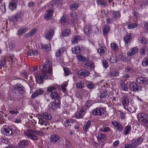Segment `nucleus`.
<instances>
[{
  "mask_svg": "<svg viewBox=\"0 0 148 148\" xmlns=\"http://www.w3.org/2000/svg\"><path fill=\"white\" fill-rule=\"evenodd\" d=\"M50 61L47 60L43 64V66H39V69L40 70L42 76L40 75L36 76V80L37 83L39 84L43 83V79H48L47 73L51 75L52 73V65L50 63Z\"/></svg>",
  "mask_w": 148,
  "mask_h": 148,
  "instance_id": "1",
  "label": "nucleus"
},
{
  "mask_svg": "<svg viewBox=\"0 0 148 148\" xmlns=\"http://www.w3.org/2000/svg\"><path fill=\"white\" fill-rule=\"evenodd\" d=\"M60 105V100L56 99L53 101V102L50 103L48 105V109L50 110H54L56 108H59Z\"/></svg>",
  "mask_w": 148,
  "mask_h": 148,
  "instance_id": "2",
  "label": "nucleus"
},
{
  "mask_svg": "<svg viewBox=\"0 0 148 148\" xmlns=\"http://www.w3.org/2000/svg\"><path fill=\"white\" fill-rule=\"evenodd\" d=\"M148 116L143 113H140L138 115V120L142 123H146L147 121Z\"/></svg>",
  "mask_w": 148,
  "mask_h": 148,
  "instance_id": "3",
  "label": "nucleus"
},
{
  "mask_svg": "<svg viewBox=\"0 0 148 148\" xmlns=\"http://www.w3.org/2000/svg\"><path fill=\"white\" fill-rule=\"evenodd\" d=\"M90 74L89 71L85 69H82L79 71L78 76L80 78L82 79L88 76Z\"/></svg>",
  "mask_w": 148,
  "mask_h": 148,
  "instance_id": "4",
  "label": "nucleus"
},
{
  "mask_svg": "<svg viewBox=\"0 0 148 148\" xmlns=\"http://www.w3.org/2000/svg\"><path fill=\"white\" fill-rule=\"evenodd\" d=\"M3 132L5 135L8 136L12 135L14 133V131L13 129L6 126H3Z\"/></svg>",
  "mask_w": 148,
  "mask_h": 148,
  "instance_id": "5",
  "label": "nucleus"
},
{
  "mask_svg": "<svg viewBox=\"0 0 148 148\" xmlns=\"http://www.w3.org/2000/svg\"><path fill=\"white\" fill-rule=\"evenodd\" d=\"M23 13L21 11L18 12L17 14L12 17L10 19V21L15 22L21 19L23 16Z\"/></svg>",
  "mask_w": 148,
  "mask_h": 148,
  "instance_id": "6",
  "label": "nucleus"
},
{
  "mask_svg": "<svg viewBox=\"0 0 148 148\" xmlns=\"http://www.w3.org/2000/svg\"><path fill=\"white\" fill-rule=\"evenodd\" d=\"M105 112V110L101 108H98L95 109L92 112V114L94 115L101 116Z\"/></svg>",
  "mask_w": 148,
  "mask_h": 148,
  "instance_id": "7",
  "label": "nucleus"
},
{
  "mask_svg": "<svg viewBox=\"0 0 148 148\" xmlns=\"http://www.w3.org/2000/svg\"><path fill=\"white\" fill-rule=\"evenodd\" d=\"M14 89L19 92L21 94H23L24 93V87L21 84L19 83L17 84L14 85Z\"/></svg>",
  "mask_w": 148,
  "mask_h": 148,
  "instance_id": "8",
  "label": "nucleus"
},
{
  "mask_svg": "<svg viewBox=\"0 0 148 148\" xmlns=\"http://www.w3.org/2000/svg\"><path fill=\"white\" fill-rule=\"evenodd\" d=\"M136 81L138 84L144 85L147 84L148 82L147 78L143 77H139L136 78Z\"/></svg>",
  "mask_w": 148,
  "mask_h": 148,
  "instance_id": "9",
  "label": "nucleus"
},
{
  "mask_svg": "<svg viewBox=\"0 0 148 148\" xmlns=\"http://www.w3.org/2000/svg\"><path fill=\"white\" fill-rule=\"evenodd\" d=\"M60 138L57 135L53 134L50 136V141L53 144L58 143L60 142Z\"/></svg>",
  "mask_w": 148,
  "mask_h": 148,
  "instance_id": "10",
  "label": "nucleus"
},
{
  "mask_svg": "<svg viewBox=\"0 0 148 148\" xmlns=\"http://www.w3.org/2000/svg\"><path fill=\"white\" fill-rule=\"evenodd\" d=\"M91 27L92 26L90 25H87L85 26L83 28L84 34L86 35L90 34L91 33Z\"/></svg>",
  "mask_w": 148,
  "mask_h": 148,
  "instance_id": "11",
  "label": "nucleus"
},
{
  "mask_svg": "<svg viewBox=\"0 0 148 148\" xmlns=\"http://www.w3.org/2000/svg\"><path fill=\"white\" fill-rule=\"evenodd\" d=\"M140 88V86L135 82L131 83L130 85V88L133 91L137 92Z\"/></svg>",
  "mask_w": 148,
  "mask_h": 148,
  "instance_id": "12",
  "label": "nucleus"
},
{
  "mask_svg": "<svg viewBox=\"0 0 148 148\" xmlns=\"http://www.w3.org/2000/svg\"><path fill=\"white\" fill-rule=\"evenodd\" d=\"M54 34V30L53 29H51L48 31V32L46 33L45 36V38L48 40L52 39Z\"/></svg>",
  "mask_w": 148,
  "mask_h": 148,
  "instance_id": "13",
  "label": "nucleus"
},
{
  "mask_svg": "<svg viewBox=\"0 0 148 148\" xmlns=\"http://www.w3.org/2000/svg\"><path fill=\"white\" fill-rule=\"evenodd\" d=\"M17 3V1L16 0H12V2L9 3L8 8L12 11L16 8V6H17L16 4Z\"/></svg>",
  "mask_w": 148,
  "mask_h": 148,
  "instance_id": "14",
  "label": "nucleus"
},
{
  "mask_svg": "<svg viewBox=\"0 0 148 148\" xmlns=\"http://www.w3.org/2000/svg\"><path fill=\"white\" fill-rule=\"evenodd\" d=\"M121 104L123 106H127L129 103V100L127 96L125 95L122 97L121 99Z\"/></svg>",
  "mask_w": 148,
  "mask_h": 148,
  "instance_id": "15",
  "label": "nucleus"
},
{
  "mask_svg": "<svg viewBox=\"0 0 148 148\" xmlns=\"http://www.w3.org/2000/svg\"><path fill=\"white\" fill-rule=\"evenodd\" d=\"M119 75V72L116 69L112 71H110L108 73V76L110 78H113L114 77H116Z\"/></svg>",
  "mask_w": 148,
  "mask_h": 148,
  "instance_id": "16",
  "label": "nucleus"
},
{
  "mask_svg": "<svg viewBox=\"0 0 148 148\" xmlns=\"http://www.w3.org/2000/svg\"><path fill=\"white\" fill-rule=\"evenodd\" d=\"M138 52V48L137 47H134L131 48V49L127 52V55L129 56H131L134 55Z\"/></svg>",
  "mask_w": 148,
  "mask_h": 148,
  "instance_id": "17",
  "label": "nucleus"
},
{
  "mask_svg": "<svg viewBox=\"0 0 148 148\" xmlns=\"http://www.w3.org/2000/svg\"><path fill=\"white\" fill-rule=\"evenodd\" d=\"M44 92L43 90L41 89H39L36 90L34 92L33 94H32V98L34 99L38 96L41 95Z\"/></svg>",
  "mask_w": 148,
  "mask_h": 148,
  "instance_id": "18",
  "label": "nucleus"
},
{
  "mask_svg": "<svg viewBox=\"0 0 148 148\" xmlns=\"http://www.w3.org/2000/svg\"><path fill=\"white\" fill-rule=\"evenodd\" d=\"M96 135L97 139L99 141L106 140V135L104 134H103L101 132H98L96 134Z\"/></svg>",
  "mask_w": 148,
  "mask_h": 148,
  "instance_id": "19",
  "label": "nucleus"
},
{
  "mask_svg": "<svg viewBox=\"0 0 148 148\" xmlns=\"http://www.w3.org/2000/svg\"><path fill=\"white\" fill-rule=\"evenodd\" d=\"M131 40H132V38L130 35H127L124 37L123 41L125 42V46H128V45L130 43Z\"/></svg>",
  "mask_w": 148,
  "mask_h": 148,
  "instance_id": "20",
  "label": "nucleus"
},
{
  "mask_svg": "<svg viewBox=\"0 0 148 148\" xmlns=\"http://www.w3.org/2000/svg\"><path fill=\"white\" fill-rule=\"evenodd\" d=\"M53 13V11L51 9L47 10V13L45 14L44 15V18L46 20H48L52 17Z\"/></svg>",
  "mask_w": 148,
  "mask_h": 148,
  "instance_id": "21",
  "label": "nucleus"
},
{
  "mask_svg": "<svg viewBox=\"0 0 148 148\" xmlns=\"http://www.w3.org/2000/svg\"><path fill=\"white\" fill-rule=\"evenodd\" d=\"M60 95L56 91H54L50 93V97L52 99H54V100L59 99Z\"/></svg>",
  "mask_w": 148,
  "mask_h": 148,
  "instance_id": "22",
  "label": "nucleus"
},
{
  "mask_svg": "<svg viewBox=\"0 0 148 148\" xmlns=\"http://www.w3.org/2000/svg\"><path fill=\"white\" fill-rule=\"evenodd\" d=\"M28 141L27 140H22L18 143V147L19 148H24L28 145Z\"/></svg>",
  "mask_w": 148,
  "mask_h": 148,
  "instance_id": "23",
  "label": "nucleus"
},
{
  "mask_svg": "<svg viewBox=\"0 0 148 148\" xmlns=\"http://www.w3.org/2000/svg\"><path fill=\"white\" fill-rule=\"evenodd\" d=\"M97 4L103 7H105L108 5V2L105 0H96Z\"/></svg>",
  "mask_w": 148,
  "mask_h": 148,
  "instance_id": "24",
  "label": "nucleus"
},
{
  "mask_svg": "<svg viewBox=\"0 0 148 148\" xmlns=\"http://www.w3.org/2000/svg\"><path fill=\"white\" fill-rule=\"evenodd\" d=\"M77 58L79 61L82 62H88L89 59L88 58H86L85 57L82 56L80 54L77 56Z\"/></svg>",
  "mask_w": 148,
  "mask_h": 148,
  "instance_id": "25",
  "label": "nucleus"
},
{
  "mask_svg": "<svg viewBox=\"0 0 148 148\" xmlns=\"http://www.w3.org/2000/svg\"><path fill=\"white\" fill-rule=\"evenodd\" d=\"M79 6V3L74 2L70 5L69 8L72 11H75L77 9Z\"/></svg>",
  "mask_w": 148,
  "mask_h": 148,
  "instance_id": "26",
  "label": "nucleus"
},
{
  "mask_svg": "<svg viewBox=\"0 0 148 148\" xmlns=\"http://www.w3.org/2000/svg\"><path fill=\"white\" fill-rule=\"evenodd\" d=\"M39 118H42L43 119L47 120H50L51 119L52 117L50 114L47 112H44L42 114L41 117Z\"/></svg>",
  "mask_w": 148,
  "mask_h": 148,
  "instance_id": "27",
  "label": "nucleus"
},
{
  "mask_svg": "<svg viewBox=\"0 0 148 148\" xmlns=\"http://www.w3.org/2000/svg\"><path fill=\"white\" fill-rule=\"evenodd\" d=\"M110 27L107 25H106L103 27V35L105 36H106L108 34V33L110 31Z\"/></svg>",
  "mask_w": 148,
  "mask_h": 148,
  "instance_id": "28",
  "label": "nucleus"
},
{
  "mask_svg": "<svg viewBox=\"0 0 148 148\" xmlns=\"http://www.w3.org/2000/svg\"><path fill=\"white\" fill-rule=\"evenodd\" d=\"M84 114V110H80L77 112L76 114H75V116L77 118H82Z\"/></svg>",
  "mask_w": 148,
  "mask_h": 148,
  "instance_id": "29",
  "label": "nucleus"
},
{
  "mask_svg": "<svg viewBox=\"0 0 148 148\" xmlns=\"http://www.w3.org/2000/svg\"><path fill=\"white\" fill-rule=\"evenodd\" d=\"M24 134L26 135L28 138H29L30 139L33 140H37V137L34 134H30L29 133H25Z\"/></svg>",
  "mask_w": 148,
  "mask_h": 148,
  "instance_id": "30",
  "label": "nucleus"
},
{
  "mask_svg": "<svg viewBox=\"0 0 148 148\" xmlns=\"http://www.w3.org/2000/svg\"><path fill=\"white\" fill-rule=\"evenodd\" d=\"M50 46L49 44H48L47 45H44L42 43H41L40 45V48L45 50L47 51H48L50 50V48L49 47Z\"/></svg>",
  "mask_w": 148,
  "mask_h": 148,
  "instance_id": "31",
  "label": "nucleus"
},
{
  "mask_svg": "<svg viewBox=\"0 0 148 148\" xmlns=\"http://www.w3.org/2000/svg\"><path fill=\"white\" fill-rule=\"evenodd\" d=\"M84 66H88L91 69H93L95 67L94 63L93 62L90 61L86 62L85 64H84Z\"/></svg>",
  "mask_w": 148,
  "mask_h": 148,
  "instance_id": "32",
  "label": "nucleus"
},
{
  "mask_svg": "<svg viewBox=\"0 0 148 148\" xmlns=\"http://www.w3.org/2000/svg\"><path fill=\"white\" fill-rule=\"evenodd\" d=\"M80 51L81 48L79 46H77L72 48V52L74 54H77L79 53Z\"/></svg>",
  "mask_w": 148,
  "mask_h": 148,
  "instance_id": "33",
  "label": "nucleus"
},
{
  "mask_svg": "<svg viewBox=\"0 0 148 148\" xmlns=\"http://www.w3.org/2000/svg\"><path fill=\"white\" fill-rule=\"evenodd\" d=\"M38 54V51L36 50L34 51L33 50H29L27 51V55L28 56H36Z\"/></svg>",
  "mask_w": 148,
  "mask_h": 148,
  "instance_id": "34",
  "label": "nucleus"
},
{
  "mask_svg": "<svg viewBox=\"0 0 148 148\" xmlns=\"http://www.w3.org/2000/svg\"><path fill=\"white\" fill-rule=\"evenodd\" d=\"M68 19V18L66 15H64L61 18L60 20L59 21V22L62 25H64L66 22V21Z\"/></svg>",
  "mask_w": 148,
  "mask_h": 148,
  "instance_id": "35",
  "label": "nucleus"
},
{
  "mask_svg": "<svg viewBox=\"0 0 148 148\" xmlns=\"http://www.w3.org/2000/svg\"><path fill=\"white\" fill-rule=\"evenodd\" d=\"M36 32H37V31L35 29H32L29 32L25 34V36L27 37H29L33 36L35 34Z\"/></svg>",
  "mask_w": 148,
  "mask_h": 148,
  "instance_id": "36",
  "label": "nucleus"
},
{
  "mask_svg": "<svg viewBox=\"0 0 148 148\" xmlns=\"http://www.w3.org/2000/svg\"><path fill=\"white\" fill-rule=\"evenodd\" d=\"M39 119V124L41 125H44L46 126L47 124L48 121L46 119H43L42 118H38Z\"/></svg>",
  "mask_w": 148,
  "mask_h": 148,
  "instance_id": "37",
  "label": "nucleus"
},
{
  "mask_svg": "<svg viewBox=\"0 0 148 148\" xmlns=\"http://www.w3.org/2000/svg\"><path fill=\"white\" fill-rule=\"evenodd\" d=\"M79 40V37L78 36H76L71 39V42L73 44H77Z\"/></svg>",
  "mask_w": 148,
  "mask_h": 148,
  "instance_id": "38",
  "label": "nucleus"
},
{
  "mask_svg": "<svg viewBox=\"0 0 148 148\" xmlns=\"http://www.w3.org/2000/svg\"><path fill=\"white\" fill-rule=\"evenodd\" d=\"M27 31V28L26 27H24L23 28H21L18 30V33L17 35H20L24 34Z\"/></svg>",
  "mask_w": 148,
  "mask_h": 148,
  "instance_id": "39",
  "label": "nucleus"
},
{
  "mask_svg": "<svg viewBox=\"0 0 148 148\" xmlns=\"http://www.w3.org/2000/svg\"><path fill=\"white\" fill-rule=\"evenodd\" d=\"M64 48L62 47L59 49L57 51L56 53H55V56L56 57H58L60 56L61 54L64 52Z\"/></svg>",
  "mask_w": 148,
  "mask_h": 148,
  "instance_id": "40",
  "label": "nucleus"
},
{
  "mask_svg": "<svg viewBox=\"0 0 148 148\" xmlns=\"http://www.w3.org/2000/svg\"><path fill=\"white\" fill-rule=\"evenodd\" d=\"M131 127L130 125H127L125 128V131H124V134L127 135L131 132Z\"/></svg>",
  "mask_w": 148,
  "mask_h": 148,
  "instance_id": "41",
  "label": "nucleus"
},
{
  "mask_svg": "<svg viewBox=\"0 0 148 148\" xmlns=\"http://www.w3.org/2000/svg\"><path fill=\"white\" fill-rule=\"evenodd\" d=\"M84 86V83L81 81H79L76 84V87L78 89L83 88Z\"/></svg>",
  "mask_w": 148,
  "mask_h": 148,
  "instance_id": "42",
  "label": "nucleus"
},
{
  "mask_svg": "<svg viewBox=\"0 0 148 148\" xmlns=\"http://www.w3.org/2000/svg\"><path fill=\"white\" fill-rule=\"evenodd\" d=\"M106 50V47L103 46L100 47V49L98 50V52L100 54V55H103Z\"/></svg>",
  "mask_w": 148,
  "mask_h": 148,
  "instance_id": "43",
  "label": "nucleus"
},
{
  "mask_svg": "<svg viewBox=\"0 0 148 148\" xmlns=\"http://www.w3.org/2000/svg\"><path fill=\"white\" fill-rule=\"evenodd\" d=\"M138 24L136 23H132L127 25V29H132L138 26Z\"/></svg>",
  "mask_w": 148,
  "mask_h": 148,
  "instance_id": "44",
  "label": "nucleus"
},
{
  "mask_svg": "<svg viewBox=\"0 0 148 148\" xmlns=\"http://www.w3.org/2000/svg\"><path fill=\"white\" fill-rule=\"evenodd\" d=\"M91 124V122L89 121H88L84 125V130L85 132H87L88 131V130L89 128L90 124Z\"/></svg>",
  "mask_w": 148,
  "mask_h": 148,
  "instance_id": "45",
  "label": "nucleus"
},
{
  "mask_svg": "<svg viewBox=\"0 0 148 148\" xmlns=\"http://www.w3.org/2000/svg\"><path fill=\"white\" fill-rule=\"evenodd\" d=\"M92 104V102L90 100H89L86 103L85 105L84 106V108L85 110L88 109L90 107Z\"/></svg>",
  "mask_w": 148,
  "mask_h": 148,
  "instance_id": "46",
  "label": "nucleus"
},
{
  "mask_svg": "<svg viewBox=\"0 0 148 148\" xmlns=\"http://www.w3.org/2000/svg\"><path fill=\"white\" fill-rule=\"evenodd\" d=\"M111 49L114 51H116L118 50V46L115 43H111Z\"/></svg>",
  "mask_w": 148,
  "mask_h": 148,
  "instance_id": "47",
  "label": "nucleus"
},
{
  "mask_svg": "<svg viewBox=\"0 0 148 148\" xmlns=\"http://www.w3.org/2000/svg\"><path fill=\"white\" fill-rule=\"evenodd\" d=\"M138 40H139V42H140V43L144 45L147 44V40L142 37H140L138 38Z\"/></svg>",
  "mask_w": 148,
  "mask_h": 148,
  "instance_id": "48",
  "label": "nucleus"
},
{
  "mask_svg": "<svg viewBox=\"0 0 148 148\" xmlns=\"http://www.w3.org/2000/svg\"><path fill=\"white\" fill-rule=\"evenodd\" d=\"M71 34L70 29H64L63 32L62 33L63 36H66L69 35Z\"/></svg>",
  "mask_w": 148,
  "mask_h": 148,
  "instance_id": "49",
  "label": "nucleus"
},
{
  "mask_svg": "<svg viewBox=\"0 0 148 148\" xmlns=\"http://www.w3.org/2000/svg\"><path fill=\"white\" fill-rule=\"evenodd\" d=\"M142 66L144 67H147L148 66V59L145 58L143 59L142 62Z\"/></svg>",
  "mask_w": 148,
  "mask_h": 148,
  "instance_id": "50",
  "label": "nucleus"
},
{
  "mask_svg": "<svg viewBox=\"0 0 148 148\" xmlns=\"http://www.w3.org/2000/svg\"><path fill=\"white\" fill-rule=\"evenodd\" d=\"M120 16V14L118 12H115L113 13V18L114 19H117Z\"/></svg>",
  "mask_w": 148,
  "mask_h": 148,
  "instance_id": "51",
  "label": "nucleus"
},
{
  "mask_svg": "<svg viewBox=\"0 0 148 148\" xmlns=\"http://www.w3.org/2000/svg\"><path fill=\"white\" fill-rule=\"evenodd\" d=\"M121 89L124 91H127L128 89L127 86L125 84L123 83V82L121 83Z\"/></svg>",
  "mask_w": 148,
  "mask_h": 148,
  "instance_id": "52",
  "label": "nucleus"
},
{
  "mask_svg": "<svg viewBox=\"0 0 148 148\" xmlns=\"http://www.w3.org/2000/svg\"><path fill=\"white\" fill-rule=\"evenodd\" d=\"M111 130V129L109 127H103L100 129L101 131L105 133H106L110 131Z\"/></svg>",
  "mask_w": 148,
  "mask_h": 148,
  "instance_id": "53",
  "label": "nucleus"
},
{
  "mask_svg": "<svg viewBox=\"0 0 148 148\" xmlns=\"http://www.w3.org/2000/svg\"><path fill=\"white\" fill-rule=\"evenodd\" d=\"M8 47H9L10 50H13L15 47L14 42L12 41L10 42V43H8Z\"/></svg>",
  "mask_w": 148,
  "mask_h": 148,
  "instance_id": "54",
  "label": "nucleus"
},
{
  "mask_svg": "<svg viewBox=\"0 0 148 148\" xmlns=\"http://www.w3.org/2000/svg\"><path fill=\"white\" fill-rule=\"evenodd\" d=\"M141 143H138L135 141H132V143L129 144L132 146V148H134L140 145Z\"/></svg>",
  "mask_w": 148,
  "mask_h": 148,
  "instance_id": "55",
  "label": "nucleus"
},
{
  "mask_svg": "<svg viewBox=\"0 0 148 148\" xmlns=\"http://www.w3.org/2000/svg\"><path fill=\"white\" fill-rule=\"evenodd\" d=\"M56 90V88L55 86H50L47 88V91L51 92L52 91Z\"/></svg>",
  "mask_w": 148,
  "mask_h": 148,
  "instance_id": "56",
  "label": "nucleus"
},
{
  "mask_svg": "<svg viewBox=\"0 0 148 148\" xmlns=\"http://www.w3.org/2000/svg\"><path fill=\"white\" fill-rule=\"evenodd\" d=\"M108 96V93L106 91H103V92L100 95V98L101 99L105 98Z\"/></svg>",
  "mask_w": 148,
  "mask_h": 148,
  "instance_id": "57",
  "label": "nucleus"
},
{
  "mask_svg": "<svg viewBox=\"0 0 148 148\" xmlns=\"http://www.w3.org/2000/svg\"><path fill=\"white\" fill-rule=\"evenodd\" d=\"M1 142L3 143H4L6 144H8V145H10V143L9 141V140L8 139L5 138H2L1 139Z\"/></svg>",
  "mask_w": 148,
  "mask_h": 148,
  "instance_id": "58",
  "label": "nucleus"
},
{
  "mask_svg": "<svg viewBox=\"0 0 148 148\" xmlns=\"http://www.w3.org/2000/svg\"><path fill=\"white\" fill-rule=\"evenodd\" d=\"M86 84H87V87L89 89H93L95 86V85L91 82H88V83Z\"/></svg>",
  "mask_w": 148,
  "mask_h": 148,
  "instance_id": "59",
  "label": "nucleus"
},
{
  "mask_svg": "<svg viewBox=\"0 0 148 148\" xmlns=\"http://www.w3.org/2000/svg\"><path fill=\"white\" fill-rule=\"evenodd\" d=\"M140 8H142L143 6L144 5H148V0H145L143 1L140 3Z\"/></svg>",
  "mask_w": 148,
  "mask_h": 148,
  "instance_id": "60",
  "label": "nucleus"
},
{
  "mask_svg": "<svg viewBox=\"0 0 148 148\" xmlns=\"http://www.w3.org/2000/svg\"><path fill=\"white\" fill-rule=\"evenodd\" d=\"M102 62L103 67L105 69L108 68V62L106 61V60H102Z\"/></svg>",
  "mask_w": 148,
  "mask_h": 148,
  "instance_id": "61",
  "label": "nucleus"
},
{
  "mask_svg": "<svg viewBox=\"0 0 148 148\" xmlns=\"http://www.w3.org/2000/svg\"><path fill=\"white\" fill-rule=\"evenodd\" d=\"M109 61V62L111 63H115L116 62V60L114 57L112 56L110 58V59L108 60Z\"/></svg>",
  "mask_w": 148,
  "mask_h": 148,
  "instance_id": "62",
  "label": "nucleus"
},
{
  "mask_svg": "<svg viewBox=\"0 0 148 148\" xmlns=\"http://www.w3.org/2000/svg\"><path fill=\"white\" fill-rule=\"evenodd\" d=\"M147 51L146 48L145 47H143L140 49V54L143 55L145 53V52Z\"/></svg>",
  "mask_w": 148,
  "mask_h": 148,
  "instance_id": "63",
  "label": "nucleus"
},
{
  "mask_svg": "<svg viewBox=\"0 0 148 148\" xmlns=\"http://www.w3.org/2000/svg\"><path fill=\"white\" fill-rule=\"evenodd\" d=\"M143 139L142 138V136H140L139 138L136 139H134L132 140V141H135V142H138V143H142Z\"/></svg>",
  "mask_w": 148,
  "mask_h": 148,
  "instance_id": "64",
  "label": "nucleus"
}]
</instances>
